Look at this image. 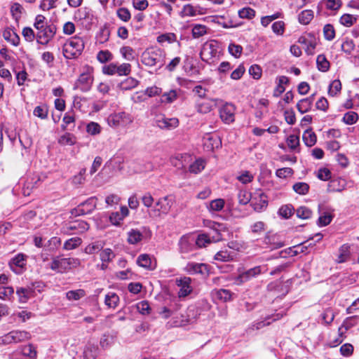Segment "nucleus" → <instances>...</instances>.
Listing matches in <instances>:
<instances>
[{
    "mask_svg": "<svg viewBox=\"0 0 359 359\" xmlns=\"http://www.w3.org/2000/svg\"><path fill=\"white\" fill-rule=\"evenodd\" d=\"M142 62L148 67H163L165 62V53L161 48L147 49L141 56Z\"/></svg>",
    "mask_w": 359,
    "mask_h": 359,
    "instance_id": "1",
    "label": "nucleus"
},
{
    "mask_svg": "<svg viewBox=\"0 0 359 359\" xmlns=\"http://www.w3.org/2000/svg\"><path fill=\"white\" fill-rule=\"evenodd\" d=\"M84 48V41L79 36L70 38L63 46L64 55L67 59L79 56Z\"/></svg>",
    "mask_w": 359,
    "mask_h": 359,
    "instance_id": "2",
    "label": "nucleus"
},
{
    "mask_svg": "<svg viewBox=\"0 0 359 359\" xmlns=\"http://www.w3.org/2000/svg\"><path fill=\"white\" fill-rule=\"evenodd\" d=\"M196 106L198 111L207 114L218 105L221 101L207 95L205 91H196Z\"/></svg>",
    "mask_w": 359,
    "mask_h": 359,
    "instance_id": "3",
    "label": "nucleus"
},
{
    "mask_svg": "<svg viewBox=\"0 0 359 359\" xmlns=\"http://www.w3.org/2000/svg\"><path fill=\"white\" fill-rule=\"evenodd\" d=\"M175 203L174 197L165 196L159 198L155 201L154 208L149 212L150 216L159 217L161 214L167 215L170 211Z\"/></svg>",
    "mask_w": 359,
    "mask_h": 359,
    "instance_id": "4",
    "label": "nucleus"
},
{
    "mask_svg": "<svg viewBox=\"0 0 359 359\" xmlns=\"http://www.w3.org/2000/svg\"><path fill=\"white\" fill-rule=\"evenodd\" d=\"M80 264V260L77 258H53L50 264V268L57 273H63L72 268H76Z\"/></svg>",
    "mask_w": 359,
    "mask_h": 359,
    "instance_id": "5",
    "label": "nucleus"
},
{
    "mask_svg": "<svg viewBox=\"0 0 359 359\" xmlns=\"http://www.w3.org/2000/svg\"><path fill=\"white\" fill-rule=\"evenodd\" d=\"M133 121V116L124 111L114 113L107 118V123L111 127H126Z\"/></svg>",
    "mask_w": 359,
    "mask_h": 359,
    "instance_id": "6",
    "label": "nucleus"
},
{
    "mask_svg": "<svg viewBox=\"0 0 359 359\" xmlns=\"http://www.w3.org/2000/svg\"><path fill=\"white\" fill-rule=\"evenodd\" d=\"M36 39L38 43L47 45L54 37L56 33V27L54 25H48L36 29Z\"/></svg>",
    "mask_w": 359,
    "mask_h": 359,
    "instance_id": "7",
    "label": "nucleus"
},
{
    "mask_svg": "<svg viewBox=\"0 0 359 359\" xmlns=\"http://www.w3.org/2000/svg\"><path fill=\"white\" fill-rule=\"evenodd\" d=\"M97 198L93 196L81 203L77 208L72 211V214L76 216L91 213L96 208Z\"/></svg>",
    "mask_w": 359,
    "mask_h": 359,
    "instance_id": "8",
    "label": "nucleus"
},
{
    "mask_svg": "<svg viewBox=\"0 0 359 359\" xmlns=\"http://www.w3.org/2000/svg\"><path fill=\"white\" fill-rule=\"evenodd\" d=\"M267 271V268L265 266H257L251 268L241 273L237 277V281L239 283H245L250 280L253 278H256L262 273H264Z\"/></svg>",
    "mask_w": 359,
    "mask_h": 359,
    "instance_id": "9",
    "label": "nucleus"
},
{
    "mask_svg": "<svg viewBox=\"0 0 359 359\" xmlns=\"http://www.w3.org/2000/svg\"><path fill=\"white\" fill-rule=\"evenodd\" d=\"M155 125L162 130H171L179 126V120L177 118H167L163 115L156 116Z\"/></svg>",
    "mask_w": 359,
    "mask_h": 359,
    "instance_id": "10",
    "label": "nucleus"
},
{
    "mask_svg": "<svg viewBox=\"0 0 359 359\" xmlns=\"http://www.w3.org/2000/svg\"><path fill=\"white\" fill-rule=\"evenodd\" d=\"M89 229V225L83 220L70 222L64 227V231L69 234L83 233Z\"/></svg>",
    "mask_w": 359,
    "mask_h": 359,
    "instance_id": "11",
    "label": "nucleus"
},
{
    "mask_svg": "<svg viewBox=\"0 0 359 359\" xmlns=\"http://www.w3.org/2000/svg\"><path fill=\"white\" fill-rule=\"evenodd\" d=\"M318 211L320 217L318 219V225L320 226H325L330 224L334 217L332 214L333 210L327 206L319 205Z\"/></svg>",
    "mask_w": 359,
    "mask_h": 359,
    "instance_id": "12",
    "label": "nucleus"
},
{
    "mask_svg": "<svg viewBox=\"0 0 359 359\" xmlns=\"http://www.w3.org/2000/svg\"><path fill=\"white\" fill-rule=\"evenodd\" d=\"M176 285L180 287L178 292L179 297H185L188 296L193 290L191 285V279L189 277H182L175 280Z\"/></svg>",
    "mask_w": 359,
    "mask_h": 359,
    "instance_id": "13",
    "label": "nucleus"
},
{
    "mask_svg": "<svg viewBox=\"0 0 359 359\" xmlns=\"http://www.w3.org/2000/svg\"><path fill=\"white\" fill-rule=\"evenodd\" d=\"M236 108L231 103H226L219 110L221 119L226 123H230L234 121Z\"/></svg>",
    "mask_w": 359,
    "mask_h": 359,
    "instance_id": "14",
    "label": "nucleus"
},
{
    "mask_svg": "<svg viewBox=\"0 0 359 359\" xmlns=\"http://www.w3.org/2000/svg\"><path fill=\"white\" fill-rule=\"evenodd\" d=\"M180 250L182 253H187L195 248V238L192 236H183L179 242Z\"/></svg>",
    "mask_w": 359,
    "mask_h": 359,
    "instance_id": "15",
    "label": "nucleus"
},
{
    "mask_svg": "<svg viewBox=\"0 0 359 359\" xmlns=\"http://www.w3.org/2000/svg\"><path fill=\"white\" fill-rule=\"evenodd\" d=\"M205 225L214 231V234L210 236L212 243L218 242L222 239L220 232L224 231L226 229L223 224L208 221Z\"/></svg>",
    "mask_w": 359,
    "mask_h": 359,
    "instance_id": "16",
    "label": "nucleus"
},
{
    "mask_svg": "<svg viewBox=\"0 0 359 359\" xmlns=\"http://www.w3.org/2000/svg\"><path fill=\"white\" fill-rule=\"evenodd\" d=\"M184 271L189 274H205L208 272V266L205 264L189 262L184 267Z\"/></svg>",
    "mask_w": 359,
    "mask_h": 359,
    "instance_id": "17",
    "label": "nucleus"
},
{
    "mask_svg": "<svg viewBox=\"0 0 359 359\" xmlns=\"http://www.w3.org/2000/svg\"><path fill=\"white\" fill-rule=\"evenodd\" d=\"M351 245L345 243L338 250V255L336 259L337 263H344L350 260L351 256Z\"/></svg>",
    "mask_w": 359,
    "mask_h": 359,
    "instance_id": "18",
    "label": "nucleus"
},
{
    "mask_svg": "<svg viewBox=\"0 0 359 359\" xmlns=\"http://www.w3.org/2000/svg\"><path fill=\"white\" fill-rule=\"evenodd\" d=\"M217 50L212 42H206L203 44L200 55L203 60H208L215 56Z\"/></svg>",
    "mask_w": 359,
    "mask_h": 359,
    "instance_id": "19",
    "label": "nucleus"
},
{
    "mask_svg": "<svg viewBox=\"0 0 359 359\" xmlns=\"http://www.w3.org/2000/svg\"><path fill=\"white\" fill-rule=\"evenodd\" d=\"M93 81V76L90 73H83L77 80L76 88L80 90H89L91 88Z\"/></svg>",
    "mask_w": 359,
    "mask_h": 359,
    "instance_id": "20",
    "label": "nucleus"
},
{
    "mask_svg": "<svg viewBox=\"0 0 359 359\" xmlns=\"http://www.w3.org/2000/svg\"><path fill=\"white\" fill-rule=\"evenodd\" d=\"M136 262L140 266L147 270H154L156 266V261H153L151 257L147 254H142L139 255Z\"/></svg>",
    "mask_w": 359,
    "mask_h": 359,
    "instance_id": "21",
    "label": "nucleus"
},
{
    "mask_svg": "<svg viewBox=\"0 0 359 359\" xmlns=\"http://www.w3.org/2000/svg\"><path fill=\"white\" fill-rule=\"evenodd\" d=\"M41 182V178L38 175H35L27 179L23 187V194L25 196H29L31 193V191L38 187Z\"/></svg>",
    "mask_w": 359,
    "mask_h": 359,
    "instance_id": "22",
    "label": "nucleus"
},
{
    "mask_svg": "<svg viewBox=\"0 0 359 359\" xmlns=\"http://www.w3.org/2000/svg\"><path fill=\"white\" fill-rule=\"evenodd\" d=\"M259 201H257V198H254L252 201L251 205L253 209L257 212H260L262 210L265 209L268 205V201L266 199V196L264 193H260L259 194Z\"/></svg>",
    "mask_w": 359,
    "mask_h": 359,
    "instance_id": "23",
    "label": "nucleus"
},
{
    "mask_svg": "<svg viewBox=\"0 0 359 359\" xmlns=\"http://www.w3.org/2000/svg\"><path fill=\"white\" fill-rule=\"evenodd\" d=\"M14 344L22 342L29 340L31 338V334L25 330H13L11 331Z\"/></svg>",
    "mask_w": 359,
    "mask_h": 359,
    "instance_id": "24",
    "label": "nucleus"
},
{
    "mask_svg": "<svg viewBox=\"0 0 359 359\" xmlns=\"http://www.w3.org/2000/svg\"><path fill=\"white\" fill-rule=\"evenodd\" d=\"M203 144L208 150H213L215 148L219 147L220 142L217 137H214L212 135L208 134L203 137Z\"/></svg>",
    "mask_w": 359,
    "mask_h": 359,
    "instance_id": "25",
    "label": "nucleus"
},
{
    "mask_svg": "<svg viewBox=\"0 0 359 359\" xmlns=\"http://www.w3.org/2000/svg\"><path fill=\"white\" fill-rule=\"evenodd\" d=\"M3 37L4 39L11 43L13 46H17L20 43V37L12 29H6L3 32Z\"/></svg>",
    "mask_w": 359,
    "mask_h": 359,
    "instance_id": "26",
    "label": "nucleus"
},
{
    "mask_svg": "<svg viewBox=\"0 0 359 359\" xmlns=\"http://www.w3.org/2000/svg\"><path fill=\"white\" fill-rule=\"evenodd\" d=\"M119 303V297L113 292H109L105 295L104 304L108 308L115 309Z\"/></svg>",
    "mask_w": 359,
    "mask_h": 359,
    "instance_id": "27",
    "label": "nucleus"
},
{
    "mask_svg": "<svg viewBox=\"0 0 359 359\" xmlns=\"http://www.w3.org/2000/svg\"><path fill=\"white\" fill-rule=\"evenodd\" d=\"M303 141L307 147H313L317 141V137L311 129H307L303 133Z\"/></svg>",
    "mask_w": 359,
    "mask_h": 359,
    "instance_id": "28",
    "label": "nucleus"
},
{
    "mask_svg": "<svg viewBox=\"0 0 359 359\" xmlns=\"http://www.w3.org/2000/svg\"><path fill=\"white\" fill-rule=\"evenodd\" d=\"M158 91H135L132 96V99L135 102H142L147 97H154L157 95Z\"/></svg>",
    "mask_w": 359,
    "mask_h": 359,
    "instance_id": "29",
    "label": "nucleus"
},
{
    "mask_svg": "<svg viewBox=\"0 0 359 359\" xmlns=\"http://www.w3.org/2000/svg\"><path fill=\"white\" fill-rule=\"evenodd\" d=\"M11 269L15 271V266L20 269L23 268L25 266V256L23 254H18L13 257L9 262Z\"/></svg>",
    "mask_w": 359,
    "mask_h": 359,
    "instance_id": "30",
    "label": "nucleus"
},
{
    "mask_svg": "<svg viewBox=\"0 0 359 359\" xmlns=\"http://www.w3.org/2000/svg\"><path fill=\"white\" fill-rule=\"evenodd\" d=\"M313 95L310 97L302 99L297 103V107L302 114L307 112L311 109L313 101Z\"/></svg>",
    "mask_w": 359,
    "mask_h": 359,
    "instance_id": "31",
    "label": "nucleus"
},
{
    "mask_svg": "<svg viewBox=\"0 0 359 359\" xmlns=\"http://www.w3.org/2000/svg\"><path fill=\"white\" fill-rule=\"evenodd\" d=\"M212 295L215 298L227 302L231 299L232 293L229 290L219 289L214 290Z\"/></svg>",
    "mask_w": 359,
    "mask_h": 359,
    "instance_id": "32",
    "label": "nucleus"
},
{
    "mask_svg": "<svg viewBox=\"0 0 359 359\" xmlns=\"http://www.w3.org/2000/svg\"><path fill=\"white\" fill-rule=\"evenodd\" d=\"M142 233L137 229H131L128 232V242L130 244H137L142 241Z\"/></svg>",
    "mask_w": 359,
    "mask_h": 359,
    "instance_id": "33",
    "label": "nucleus"
},
{
    "mask_svg": "<svg viewBox=\"0 0 359 359\" xmlns=\"http://www.w3.org/2000/svg\"><path fill=\"white\" fill-rule=\"evenodd\" d=\"M342 2L341 0H322L320 2L321 6H325L327 9L330 11H337L341 6Z\"/></svg>",
    "mask_w": 359,
    "mask_h": 359,
    "instance_id": "34",
    "label": "nucleus"
},
{
    "mask_svg": "<svg viewBox=\"0 0 359 359\" xmlns=\"http://www.w3.org/2000/svg\"><path fill=\"white\" fill-rule=\"evenodd\" d=\"M313 18V12L311 10H304L298 16L299 23L308 25Z\"/></svg>",
    "mask_w": 359,
    "mask_h": 359,
    "instance_id": "35",
    "label": "nucleus"
},
{
    "mask_svg": "<svg viewBox=\"0 0 359 359\" xmlns=\"http://www.w3.org/2000/svg\"><path fill=\"white\" fill-rule=\"evenodd\" d=\"M335 313L332 308H327L321 315L323 323L325 325H330L334 320Z\"/></svg>",
    "mask_w": 359,
    "mask_h": 359,
    "instance_id": "36",
    "label": "nucleus"
},
{
    "mask_svg": "<svg viewBox=\"0 0 359 359\" xmlns=\"http://www.w3.org/2000/svg\"><path fill=\"white\" fill-rule=\"evenodd\" d=\"M225 205V201L222 198H217L212 200L208 206L209 211L210 212H219L222 210Z\"/></svg>",
    "mask_w": 359,
    "mask_h": 359,
    "instance_id": "37",
    "label": "nucleus"
},
{
    "mask_svg": "<svg viewBox=\"0 0 359 359\" xmlns=\"http://www.w3.org/2000/svg\"><path fill=\"white\" fill-rule=\"evenodd\" d=\"M82 243L79 237H74L68 239L64 243L63 248L66 250H71L78 248Z\"/></svg>",
    "mask_w": 359,
    "mask_h": 359,
    "instance_id": "38",
    "label": "nucleus"
},
{
    "mask_svg": "<svg viewBox=\"0 0 359 359\" xmlns=\"http://www.w3.org/2000/svg\"><path fill=\"white\" fill-rule=\"evenodd\" d=\"M318 69L321 72H327L330 68V62L324 55H319L316 59Z\"/></svg>",
    "mask_w": 359,
    "mask_h": 359,
    "instance_id": "39",
    "label": "nucleus"
},
{
    "mask_svg": "<svg viewBox=\"0 0 359 359\" xmlns=\"http://www.w3.org/2000/svg\"><path fill=\"white\" fill-rule=\"evenodd\" d=\"M104 244L101 241H95L88 245L84 251L87 254H95L103 248Z\"/></svg>",
    "mask_w": 359,
    "mask_h": 359,
    "instance_id": "40",
    "label": "nucleus"
},
{
    "mask_svg": "<svg viewBox=\"0 0 359 359\" xmlns=\"http://www.w3.org/2000/svg\"><path fill=\"white\" fill-rule=\"evenodd\" d=\"M205 168V161L202 159H197L190 165L189 170L191 173L198 174Z\"/></svg>",
    "mask_w": 359,
    "mask_h": 359,
    "instance_id": "41",
    "label": "nucleus"
},
{
    "mask_svg": "<svg viewBox=\"0 0 359 359\" xmlns=\"http://www.w3.org/2000/svg\"><path fill=\"white\" fill-rule=\"evenodd\" d=\"M214 259L220 262H229L233 260V255L227 250H220L216 253Z\"/></svg>",
    "mask_w": 359,
    "mask_h": 359,
    "instance_id": "42",
    "label": "nucleus"
},
{
    "mask_svg": "<svg viewBox=\"0 0 359 359\" xmlns=\"http://www.w3.org/2000/svg\"><path fill=\"white\" fill-rule=\"evenodd\" d=\"M58 142L62 145H74L76 143V137L74 135L67 133L59 138Z\"/></svg>",
    "mask_w": 359,
    "mask_h": 359,
    "instance_id": "43",
    "label": "nucleus"
},
{
    "mask_svg": "<svg viewBox=\"0 0 359 359\" xmlns=\"http://www.w3.org/2000/svg\"><path fill=\"white\" fill-rule=\"evenodd\" d=\"M84 296H86V292L82 289L70 290L66 293V297L69 300H79Z\"/></svg>",
    "mask_w": 359,
    "mask_h": 359,
    "instance_id": "44",
    "label": "nucleus"
},
{
    "mask_svg": "<svg viewBox=\"0 0 359 359\" xmlns=\"http://www.w3.org/2000/svg\"><path fill=\"white\" fill-rule=\"evenodd\" d=\"M212 243V240L210 236L203 233L198 236L196 238H195V245L198 248L205 247L207 244H210Z\"/></svg>",
    "mask_w": 359,
    "mask_h": 359,
    "instance_id": "45",
    "label": "nucleus"
},
{
    "mask_svg": "<svg viewBox=\"0 0 359 359\" xmlns=\"http://www.w3.org/2000/svg\"><path fill=\"white\" fill-rule=\"evenodd\" d=\"M48 109L46 104H41L34 108L33 114L41 119H45L48 116Z\"/></svg>",
    "mask_w": 359,
    "mask_h": 359,
    "instance_id": "46",
    "label": "nucleus"
},
{
    "mask_svg": "<svg viewBox=\"0 0 359 359\" xmlns=\"http://www.w3.org/2000/svg\"><path fill=\"white\" fill-rule=\"evenodd\" d=\"M207 27L203 25L196 24L192 28V36L194 38H199L207 34Z\"/></svg>",
    "mask_w": 359,
    "mask_h": 359,
    "instance_id": "47",
    "label": "nucleus"
},
{
    "mask_svg": "<svg viewBox=\"0 0 359 359\" xmlns=\"http://www.w3.org/2000/svg\"><path fill=\"white\" fill-rule=\"evenodd\" d=\"M22 6L18 3H14L11 7V13L16 22H18L21 18L23 11Z\"/></svg>",
    "mask_w": 359,
    "mask_h": 359,
    "instance_id": "48",
    "label": "nucleus"
},
{
    "mask_svg": "<svg viewBox=\"0 0 359 359\" xmlns=\"http://www.w3.org/2000/svg\"><path fill=\"white\" fill-rule=\"evenodd\" d=\"M197 8L191 4H186L184 6L180 15L182 17H192L197 15Z\"/></svg>",
    "mask_w": 359,
    "mask_h": 359,
    "instance_id": "49",
    "label": "nucleus"
},
{
    "mask_svg": "<svg viewBox=\"0 0 359 359\" xmlns=\"http://www.w3.org/2000/svg\"><path fill=\"white\" fill-rule=\"evenodd\" d=\"M177 41V36L174 33H165L159 35L157 37V41L160 43L168 42L169 43H173Z\"/></svg>",
    "mask_w": 359,
    "mask_h": 359,
    "instance_id": "50",
    "label": "nucleus"
},
{
    "mask_svg": "<svg viewBox=\"0 0 359 359\" xmlns=\"http://www.w3.org/2000/svg\"><path fill=\"white\" fill-rule=\"evenodd\" d=\"M236 179L243 184L251 182L254 179V175L248 170L242 171L236 177Z\"/></svg>",
    "mask_w": 359,
    "mask_h": 359,
    "instance_id": "51",
    "label": "nucleus"
},
{
    "mask_svg": "<svg viewBox=\"0 0 359 359\" xmlns=\"http://www.w3.org/2000/svg\"><path fill=\"white\" fill-rule=\"evenodd\" d=\"M97 59L101 63H105L113 59V55L108 50H100L97 54Z\"/></svg>",
    "mask_w": 359,
    "mask_h": 359,
    "instance_id": "52",
    "label": "nucleus"
},
{
    "mask_svg": "<svg viewBox=\"0 0 359 359\" xmlns=\"http://www.w3.org/2000/svg\"><path fill=\"white\" fill-rule=\"evenodd\" d=\"M293 190L300 195H305L309 190V186L306 182H297L292 187Z\"/></svg>",
    "mask_w": 359,
    "mask_h": 359,
    "instance_id": "53",
    "label": "nucleus"
},
{
    "mask_svg": "<svg viewBox=\"0 0 359 359\" xmlns=\"http://www.w3.org/2000/svg\"><path fill=\"white\" fill-rule=\"evenodd\" d=\"M358 318L359 317L358 316H353L346 318L343 322L341 327L339 328V332L341 333L342 327H344L345 330H348L355 325L357 324Z\"/></svg>",
    "mask_w": 359,
    "mask_h": 359,
    "instance_id": "54",
    "label": "nucleus"
},
{
    "mask_svg": "<svg viewBox=\"0 0 359 359\" xmlns=\"http://www.w3.org/2000/svg\"><path fill=\"white\" fill-rule=\"evenodd\" d=\"M100 259L102 262H110L115 257V254L110 248H105L100 255Z\"/></svg>",
    "mask_w": 359,
    "mask_h": 359,
    "instance_id": "55",
    "label": "nucleus"
},
{
    "mask_svg": "<svg viewBox=\"0 0 359 359\" xmlns=\"http://www.w3.org/2000/svg\"><path fill=\"white\" fill-rule=\"evenodd\" d=\"M296 213H297V216L299 218H301L303 219H309L312 215L311 210L306 206H301V207L298 208L297 209Z\"/></svg>",
    "mask_w": 359,
    "mask_h": 359,
    "instance_id": "56",
    "label": "nucleus"
},
{
    "mask_svg": "<svg viewBox=\"0 0 359 359\" xmlns=\"http://www.w3.org/2000/svg\"><path fill=\"white\" fill-rule=\"evenodd\" d=\"M238 198L240 204L246 205L250 201L252 196L250 192L241 189L238 194Z\"/></svg>",
    "mask_w": 359,
    "mask_h": 359,
    "instance_id": "57",
    "label": "nucleus"
},
{
    "mask_svg": "<svg viewBox=\"0 0 359 359\" xmlns=\"http://www.w3.org/2000/svg\"><path fill=\"white\" fill-rule=\"evenodd\" d=\"M323 34L325 39L327 41H332L335 37V30L331 24H327L323 27Z\"/></svg>",
    "mask_w": 359,
    "mask_h": 359,
    "instance_id": "58",
    "label": "nucleus"
},
{
    "mask_svg": "<svg viewBox=\"0 0 359 359\" xmlns=\"http://www.w3.org/2000/svg\"><path fill=\"white\" fill-rule=\"evenodd\" d=\"M131 65L128 63H123L120 65H116V74L118 76L128 75L130 73Z\"/></svg>",
    "mask_w": 359,
    "mask_h": 359,
    "instance_id": "59",
    "label": "nucleus"
},
{
    "mask_svg": "<svg viewBox=\"0 0 359 359\" xmlns=\"http://www.w3.org/2000/svg\"><path fill=\"white\" fill-rule=\"evenodd\" d=\"M86 131L91 135H96L100 133L101 126L96 122H90L86 126Z\"/></svg>",
    "mask_w": 359,
    "mask_h": 359,
    "instance_id": "60",
    "label": "nucleus"
},
{
    "mask_svg": "<svg viewBox=\"0 0 359 359\" xmlns=\"http://www.w3.org/2000/svg\"><path fill=\"white\" fill-rule=\"evenodd\" d=\"M122 56L127 60L131 61L135 59L134 50L130 46H123L120 49Z\"/></svg>",
    "mask_w": 359,
    "mask_h": 359,
    "instance_id": "61",
    "label": "nucleus"
},
{
    "mask_svg": "<svg viewBox=\"0 0 359 359\" xmlns=\"http://www.w3.org/2000/svg\"><path fill=\"white\" fill-rule=\"evenodd\" d=\"M137 85L138 81L136 79L130 77L122 82L121 88L122 90H132L133 88H136Z\"/></svg>",
    "mask_w": 359,
    "mask_h": 359,
    "instance_id": "62",
    "label": "nucleus"
},
{
    "mask_svg": "<svg viewBox=\"0 0 359 359\" xmlns=\"http://www.w3.org/2000/svg\"><path fill=\"white\" fill-rule=\"evenodd\" d=\"M142 203L147 208H154V198L149 192L145 193L141 198Z\"/></svg>",
    "mask_w": 359,
    "mask_h": 359,
    "instance_id": "63",
    "label": "nucleus"
},
{
    "mask_svg": "<svg viewBox=\"0 0 359 359\" xmlns=\"http://www.w3.org/2000/svg\"><path fill=\"white\" fill-rule=\"evenodd\" d=\"M255 15V11L249 7H245L238 11L241 18L252 19Z\"/></svg>",
    "mask_w": 359,
    "mask_h": 359,
    "instance_id": "64",
    "label": "nucleus"
}]
</instances>
